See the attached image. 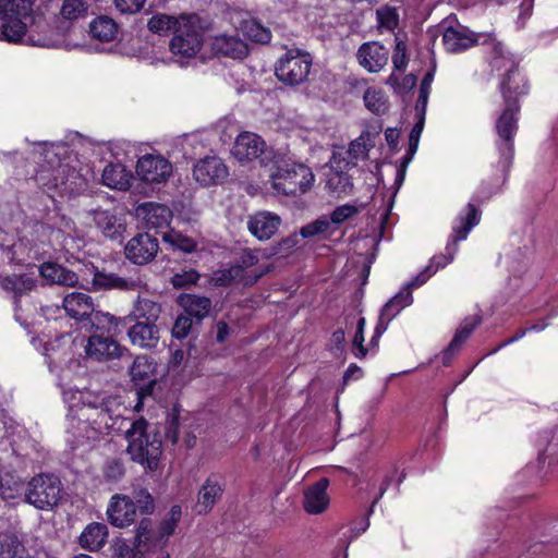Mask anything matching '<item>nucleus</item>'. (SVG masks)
<instances>
[{"instance_id":"nucleus-1","label":"nucleus","mask_w":558,"mask_h":558,"mask_svg":"<svg viewBox=\"0 0 558 558\" xmlns=\"http://www.w3.org/2000/svg\"><path fill=\"white\" fill-rule=\"evenodd\" d=\"M123 401L117 396L86 395L83 398V409L78 424L88 440H98L112 432H125L130 420Z\"/></svg>"},{"instance_id":"nucleus-2","label":"nucleus","mask_w":558,"mask_h":558,"mask_svg":"<svg viewBox=\"0 0 558 558\" xmlns=\"http://www.w3.org/2000/svg\"><path fill=\"white\" fill-rule=\"evenodd\" d=\"M180 518L181 507L173 506L170 509L169 518L160 524L156 532L153 531L151 521L143 519L136 529L133 546L123 539L116 541L112 545V558H145L146 554L162 549L168 537L174 532Z\"/></svg>"},{"instance_id":"nucleus-3","label":"nucleus","mask_w":558,"mask_h":558,"mask_svg":"<svg viewBox=\"0 0 558 558\" xmlns=\"http://www.w3.org/2000/svg\"><path fill=\"white\" fill-rule=\"evenodd\" d=\"M480 219V210L473 204H468L465 213L460 214L453 221L452 233L446 246V254L434 257L432 259V265H429L424 272L413 278L408 284L404 286V288L412 292L413 288L421 287L425 283L429 277V275H426V272L433 268L434 264L436 267L432 272H435L438 268H442L451 263L458 252V243L460 241H464L468 238L470 231L478 225Z\"/></svg>"},{"instance_id":"nucleus-4","label":"nucleus","mask_w":558,"mask_h":558,"mask_svg":"<svg viewBox=\"0 0 558 558\" xmlns=\"http://www.w3.org/2000/svg\"><path fill=\"white\" fill-rule=\"evenodd\" d=\"M124 434L128 439L126 451L131 460L149 471L157 470L162 454V445L156 435L147 434L146 420L141 417L132 421Z\"/></svg>"},{"instance_id":"nucleus-5","label":"nucleus","mask_w":558,"mask_h":558,"mask_svg":"<svg viewBox=\"0 0 558 558\" xmlns=\"http://www.w3.org/2000/svg\"><path fill=\"white\" fill-rule=\"evenodd\" d=\"M276 171L270 173L271 186L277 194L296 196L308 192L315 181L312 170L298 162H289L278 154L272 161Z\"/></svg>"},{"instance_id":"nucleus-6","label":"nucleus","mask_w":558,"mask_h":558,"mask_svg":"<svg viewBox=\"0 0 558 558\" xmlns=\"http://www.w3.org/2000/svg\"><path fill=\"white\" fill-rule=\"evenodd\" d=\"M31 0H0V39L19 43L33 21Z\"/></svg>"},{"instance_id":"nucleus-7","label":"nucleus","mask_w":558,"mask_h":558,"mask_svg":"<svg viewBox=\"0 0 558 558\" xmlns=\"http://www.w3.org/2000/svg\"><path fill=\"white\" fill-rule=\"evenodd\" d=\"M483 43L489 45L492 49V66L497 71H506L500 83V89L502 90V83L507 81L509 86L507 88V96L518 101V96L525 94L527 86L518 71L514 59L506 51L502 43L498 41L492 34L487 35V39Z\"/></svg>"},{"instance_id":"nucleus-8","label":"nucleus","mask_w":558,"mask_h":558,"mask_svg":"<svg viewBox=\"0 0 558 558\" xmlns=\"http://www.w3.org/2000/svg\"><path fill=\"white\" fill-rule=\"evenodd\" d=\"M203 45L201 19L195 13L181 14L180 26L175 28L170 40V51L174 56L192 58L196 56Z\"/></svg>"},{"instance_id":"nucleus-9","label":"nucleus","mask_w":558,"mask_h":558,"mask_svg":"<svg viewBox=\"0 0 558 558\" xmlns=\"http://www.w3.org/2000/svg\"><path fill=\"white\" fill-rule=\"evenodd\" d=\"M62 484L58 476L41 473L31 478L25 489V500L39 510H50L62 496Z\"/></svg>"},{"instance_id":"nucleus-10","label":"nucleus","mask_w":558,"mask_h":558,"mask_svg":"<svg viewBox=\"0 0 558 558\" xmlns=\"http://www.w3.org/2000/svg\"><path fill=\"white\" fill-rule=\"evenodd\" d=\"M508 82L502 83V96L505 99V109L496 121V132L498 140L497 147L506 161L513 156V137L518 130L519 104L515 99L507 96Z\"/></svg>"},{"instance_id":"nucleus-11","label":"nucleus","mask_w":558,"mask_h":558,"mask_svg":"<svg viewBox=\"0 0 558 558\" xmlns=\"http://www.w3.org/2000/svg\"><path fill=\"white\" fill-rule=\"evenodd\" d=\"M313 59L301 49L288 50L276 63L277 78L287 86H299L307 82Z\"/></svg>"},{"instance_id":"nucleus-12","label":"nucleus","mask_w":558,"mask_h":558,"mask_svg":"<svg viewBox=\"0 0 558 558\" xmlns=\"http://www.w3.org/2000/svg\"><path fill=\"white\" fill-rule=\"evenodd\" d=\"M232 155L239 161L258 159L260 165L268 166L277 158V153L266 146L265 141L252 132H242L235 138Z\"/></svg>"},{"instance_id":"nucleus-13","label":"nucleus","mask_w":558,"mask_h":558,"mask_svg":"<svg viewBox=\"0 0 558 558\" xmlns=\"http://www.w3.org/2000/svg\"><path fill=\"white\" fill-rule=\"evenodd\" d=\"M172 173V165L160 155L147 154L136 163V174L142 181L160 184L167 182Z\"/></svg>"},{"instance_id":"nucleus-14","label":"nucleus","mask_w":558,"mask_h":558,"mask_svg":"<svg viewBox=\"0 0 558 558\" xmlns=\"http://www.w3.org/2000/svg\"><path fill=\"white\" fill-rule=\"evenodd\" d=\"M229 174L223 160L217 156H206L193 167V178L202 186L222 183Z\"/></svg>"},{"instance_id":"nucleus-15","label":"nucleus","mask_w":558,"mask_h":558,"mask_svg":"<svg viewBox=\"0 0 558 558\" xmlns=\"http://www.w3.org/2000/svg\"><path fill=\"white\" fill-rule=\"evenodd\" d=\"M116 337L104 333L90 335L85 345L86 355L98 362L121 357L125 349L116 340Z\"/></svg>"},{"instance_id":"nucleus-16","label":"nucleus","mask_w":558,"mask_h":558,"mask_svg":"<svg viewBox=\"0 0 558 558\" xmlns=\"http://www.w3.org/2000/svg\"><path fill=\"white\" fill-rule=\"evenodd\" d=\"M159 250L156 238L148 233H140L133 236L125 245V256L136 265H145L151 262Z\"/></svg>"},{"instance_id":"nucleus-17","label":"nucleus","mask_w":558,"mask_h":558,"mask_svg":"<svg viewBox=\"0 0 558 558\" xmlns=\"http://www.w3.org/2000/svg\"><path fill=\"white\" fill-rule=\"evenodd\" d=\"M154 374L155 364L148 356L138 355L134 359L130 369L132 380L136 385H140L141 383H147V385L141 387L140 391H137L138 402L134 407V410L137 412L141 411L143 407L142 398L145 395H149L151 392V389L156 383Z\"/></svg>"},{"instance_id":"nucleus-18","label":"nucleus","mask_w":558,"mask_h":558,"mask_svg":"<svg viewBox=\"0 0 558 558\" xmlns=\"http://www.w3.org/2000/svg\"><path fill=\"white\" fill-rule=\"evenodd\" d=\"M135 504L126 495L116 494L111 497L107 508L109 522L118 527L130 525L135 520Z\"/></svg>"},{"instance_id":"nucleus-19","label":"nucleus","mask_w":558,"mask_h":558,"mask_svg":"<svg viewBox=\"0 0 558 558\" xmlns=\"http://www.w3.org/2000/svg\"><path fill=\"white\" fill-rule=\"evenodd\" d=\"M143 286L144 282L138 275L123 277L113 272L97 271L93 278L95 290L118 289L122 291H136Z\"/></svg>"},{"instance_id":"nucleus-20","label":"nucleus","mask_w":558,"mask_h":558,"mask_svg":"<svg viewBox=\"0 0 558 558\" xmlns=\"http://www.w3.org/2000/svg\"><path fill=\"white\" fill-rule=\"evenodd\" d=\"M356 57L365 70L376 73L387 64L389 50L377 41H371L359 48Z\"/></svg>"},{"instance_id":"nucleus-21","label":"nucleus","mask_w":558,"mask_h":558,"mask_svg":"<svg viewBox=\"0 0 558 558\" xmlns=\"http://www.w3.org/2000/svg\"><path fill=\"white\" fill-rule=\"evenodd\" d=\"M281 218L270 211H258L248 217L247 229L259 241L269 240L279 229Z\"/></svg>"},{"instance_id":"nucleus-22","label":"nucleus","mask_w":558,"mask_h":558,"mask_svg":"<svg viewBox=\"0 0 558 558\" xmlns=\"http://www.w3.org/2000/svg\"><path fill=\"white\" fill-rule=\"evenodd\" d=\"M328 486L329 480L323 477L304 490L303 507L307 513L318 514L328 508L330 501L327 494Z\"/></svg>"},{"instance_id":"nucleus-23","label":"nucleus","mask_w":558,"mask_h":558,"mask_svg":"<svg viewBox=\"0 0 558 558\" xmlns=\"http://www.w3.org/2000/svg\"><path fill=\"white\" fill-rule=\"evenodd\" d=\"M134 322L135 323L128 330V337L131 343L141 349L156 348L160 338L158 326L142 320Z\"/></svg>"},{"instance_id":"nucleus-24","label":"nucleus","mask_w":558,"mask_h":558,"mask_svg":"<svg viewBox=\"0 0 558 558\" xmlns=\"http://www.w3.org/2000/svg\"><path fill=\"white\" fill-rule=\"evenodd\" d=\"M62 306L71 318L82 322L83 327L94 311L92 298L82 292H72L65 295Z\"/></svg>"},{"instance_id":"nucleus-25","label":"nucleus","mask_w":558,"mask_h":558,"mask_svg":"<svg viewBox=\"0 0 558 558\" xmlns=\"http://www.w3.org/2000/svg\"><path fill=\"white\" fill-rule=\"evenodd\" d=\"M126 317L118 318L109 313L93 311L84 328L94 333H104L106 336H119L121 333L120 325L125 323Z\"/></svg>"},{"instance_id":"nucleus-26","label":"nucleus","mask_w":558,"mask_h":558,"mask_svg":"<svg viewBox=\"0 0 558 558\" xmlns=\"http://www.w3.org/2000/svg\"><path fill=\"white\" fill-rule=\"evenodd\" d=\"M136 214L143 219L146 227L149 229H158L168 226L171 211L170 209L161 204L157 203H145L137 207Z\"/></svg>"},{"instance_id":"nucleus-27","label":"nucleus","mask_w":558,"mask_h":558,"mask_svg":"<svg viewBox=\"0 0 558 558\" xmlns=\"http://www.w3.org/2000/svg\"><path fill=\"white\" fill-rule=\"evenodd\" d=\"M481 36L461 27H448L442 34V44L450 52H461L478 43Z\"/></svg>"},{"instance_id":"nucleus-28","label":"nucleus","mask_w":558,"mask_h":558,"mask_svg":"<svg viewBox=\"0 0 558 558\" xmlns=\"http://www.w3.org/2000/svg\"><path fill=\"white\" fill-rule=\"evenodd\" d=\"M215 54L229 57L232 59L244 58L248 50L246 44L236 36L219 35L216 36L211 44Z\"/></svg>"},{"instance_id":"nucleus-29","label":"nucleus","mask_w":558,"mask_h":558,"mask_svg":"<svg viewBox=\"0 0 558 558\" xmlns=\"http://www.w3.org/2000/svg\"><path fill=\"white\" fill-rule=\"evenodd\" d=\"M222 487L216 476H209L198 490L195 510L198 514L210 511L214 505L220 499Z\"/></svg>"},{"instance_id":"nucleus-30","label":"nucleus","mask_w":558,"mask_h":558,"mask_svg":"<svg viewBox=\"0 0 558 558\" xmlns=\"http://www.w3.org/2000/svg\"><path fill=\"white\" fill-rule=\"evenodd\" d=\"M108 538V527L104 523H89L81 533L78 543L82 548L96 551L102 548Z\"/></svg>"},{"instance_id":"nucleus-31","label":"nucleus","mask_w":558,"mask_h":558,"mask_svg":"<svg viewBox=\"0 0 558 558\" xmlns=\"http://www.w3.org/2000/svg\"><path fill=\"white\" fill-rule=\"evenodd\" d=\"M161 313V305L147 298L138 296L133 311L126 317L129 320H142L156 324Z\"/></svg>"},{"instance_id":"nucleus-32","label":"nucleus","mask_w":558,"mask_h":558,"mask_svg":"<svg viewBox=\"0 0 558 558\" xmlns=\"http://www.w3.org/2000/svg\"><path fill=\"white\" fill-rule=\"evenodd\" d=\"M0 286L3 290L12 292L14 299H19L22 295L34 290L37 286V281L29 275H12L4 277L0 280Z\"/></svg>"},{"instance_id":"nucleus-33","label":"nucleus","mask_w":558,"mask_h":558,"mask_svg":"<svg viewBox=\"0 0 558 558\" xmlns=\"http://www.w3.org/2000/svg\"><path fill=\"white\" fill-rule=\"evenodd\" d=\"M180 305L189 316L202 320L209 314L211 301L206 296L185 294L180 298Z\"/></svg>"},{"instance_id":"nucleus-34","label":"nucleus","mask_w":558,"mask_h":558,"mask_svg":"<svg viewBox=\"0 0 558 558\" xmlns=\"http://www.w3.org/2000/svg\"><path fill=\"white\" fill-rule=\"evenodd\" d=\"M102 183L110 189L128 190L130 187L131 174L122 165H108L102 171Z\"/></svg>"},{"instance_id":"nucleus-35","label":"nucleus","mask_w":558,"mask_h":558,"mask_svg":"<svg viewBox=\"0 0 558 558\" xmlns=\"http://www.w3.org/2000/svg\"><path fill=\"white\" fill-rule=\"evenodd\" d=\"M89 33L93 38L109 43L118 35V24L111 17L101 15L92 21Z\"/></svg>"},{"instance_id":"nucleus-36","label":"nucleus","mask_w":558,"mask_h":558,"mask_svg":"<svg viewBox=\"0 0 558 558\" xmlns=\"http://www.w3.org/2000/svg\"><path fill=\"white\" fill-rule=\"evenodd\" d=\"M480 324H481L480 316L473 315V316L466 317L463 320L461 327L458 329L453 339L449 343V345L445 352V359H447L449 355H452L457 351H459L461 345L466 341V339L470 337V335L472 333L474 328Z\"/></svg>"},{"instance_id":"nucleus-37","label":"nucleus","mask_w":558,"mask_h":558,"mask_svg":"<svg viewBox=\"0 0 558 558\" xmlns=\"http://www.w3.org/2000/svg\"><path fill=\"white\" fill-rule=\"evenodd\" d=\"M94 221L106 236L114 238L122 232V225L110 210L97 209L94 211Z\"/></svg>"},{"instance_id":"nucleus-38","label":"nucleus","mask_w":558,"mask_h":558,"mask_svg":"<svg viewBox=\"0 0 558 558\" xmlns=\"http://www.w3.org/2000/svg\"><path fill=\"white\" fill-rule=\"evenodd\" d=\"M366 108L375 114H384L388 110V100L385 92L378 87H368L364 94Z\"/></svg>"},{"instance_id":"nucleus-39","label":"nucleus","mask_w":558,"mask_h":558,"mask_svg":"<svg viewBox=\"0 0 558 558\" xmlns=\"http://www.w3.org/2000/svg\"><path fill=\"white\" fill-rule=\"evenodd\" d=\"M327 186L338 197L352 194L354 187L352 178L343 171L332 172L328 178Z\"/></svg>"},{"instance_id":"nucleus-40","label":"nucleus","mask_w":558,"mask_h":558,"mask_svg":"<svg viewBox=\"0 0 558 558\" xmlns=\"http://www.w3.org/2000/svg\"><path fill=\"white\" fill-rule=\"evenodd\" d=\"M24 551L23 544L15 535L0 534V558H23Z\"/></svg>"},{"instance_id":"nucleus-41","label":"nucleus","mask_w":558,"mask_h":558,"mask_svg":"<svg viewBox=\"0 0 558 558\" xmlns=\"http://www.w3.org/2000/svg\"><path fill=\"white\" fill-rule=\"evenodd\" d=\"M181 15L175 17L167 14H155L148 21V28L153 33H161L167 31H173L180 26Z\"/></svg>"},{"instance_id":"nucleus-42","label":"nucleus","mask_w":558,"mask_h":558,"mask_svg":"<svg viewBox=\"0 0 558 558\" xmlns=\"http://www.w3.org/2000/svg\"><path fill=\"white\" fill-rule=\"evenodd\" d=\"M367 153L368 147L365 138L363 136L355 138L350 143L349 148L345 150L347 158H343L345 167L355 166L357 160L366 158Z\"/></svg>"},{"instance_id":"nucleus-43","label":"nucleus","mask_w":558,"mask_h":558,"mask_svg":"<svg viewBox=\"0 0 558 558\" xmlns=\"http://www.w3.org/2000/svg\"><path fill=\"white\" fill-rule=\"evenodd\" d=\"M87 9L86 0H64L60 14L66 20H77L86 14Z\"/></svg>"},{"instance_id":"nucleus-44","label":"nucleus","mask_w":558,"mask_h":558,"mask_svg":"<svg viewBox=\"0 0 558 558\" xmlns=\"http://www.w3.org/2000/svg\"><path fill=\"white\" fill-rule=\"evenodd\" d=\"M257 262H258V258L253 252L244 251L241 256L242 264L239 266L231 267L228 270H225L221 274V278H219L218 280L222 281L223 279H226V280L235 279L242 275L243 268H248V267L255 265Z\"/></svg>"},{"instance_id":"nucleus-45","label":"nucleus","mask_w":558,"mask_h":558,"mask_svg":"<svg viewBox=\"0 0 558 558\" xmlns=\"http://www.w3.org/2000/svg\"><path fill=\"white\" fill-rule=\"evenodd\" d=\"M244 32L248 38L256 43L266 44L271 39L270 31L256 21L247 22Z\"/></svg>"},{"instance_id":"nucleus-46","label":"nucleus","mask_w":558,"mask_h":558,"mask_svg":"<svg viewBox=\"0 0 558 558\" xmlns=\"http://www.w3.org/2000/svg\"><path fill=\"white\" fill-rule=\"evenodd\" d=\"M365 326L366 320L364 317H361L357 320L355 336L352 341L353 348L356 349V351L354 352L356 359H364L367 355V349L363 344Z\"/></svg>"},{"instance_id":"nucleus-47","label":"nucleus","mask_w":558,"mask_h":558,"mask_svg":"<svg viewBox=\"0 0 558 558\" xmlns=\"http://www.w3.org/2000/svg\"><path fill=\"white\" fill-rule=\"evenodd\" d=\"M360 213L359 207L344 204L335 208L330 215V222L340 225Z\"/></svg>"},{"instance_id":"nucleus-48","label":"nucleus","mask_w":558,"mask_h":558,"mask_svg":"<svg viewBox=\"0 0 558 558\" xmlns=\"http://www.w3.org/2000/svg\"><path fill=\"white\" fill-rule=\"evenodd\" d=\"M134 504L143 513L149 514L154 511L155 505L151 495L145 488H140L134 492Z\"/></svg>"},{"instance_id":"nucleus-49","label":"nucleus","mask_w":558,"mask_h":558,"mask_svg":"<svg viewBox=\"0 0 558 558\" xmlns=\"http://www.w3.org/2000/svg\"><path fill=\"white\" fill-rule=\"evenodd\" d=\"M432 81H433V74L427 73L421 83L418 99H417V102L415 106L416 111L418 113L425 114L428 96H429V92H430Z\"/></svg>"},{"instance_id":"nucleus-50","label":"nucleus","mask_w":558,"mask_h":558,"mask_svg":"<svg viewBox=\"0 0 558 558\" xmlns=\"http://www.w3.org/2000/svg\"><path fill=\"white\" fill-rule=\"evenodd\" d=\"M330 227V221L326 218L317 219L301 228L300 234L303 238H313L315 235L325 233Z\"/></svg>"},{"instance_id":"nucleus-51","label":"nucleus","mask_w":558,"mask_h":558,"mask_svg":"<svg viewBox=\"0 0 558 558\" xmlns=\"http://www.w3.org/2000/svg\"><path fill=\"white\" fill-rule=\"evenodd\" d=\"M125 473L124 464L119 459H112L107 462L104 474L108 481L118 482Z\"/></svg>"},{"instance_id":"nucleus-52","label":"nucleus","mask_w":558,"mask_h":558,"mask_svg":"<svg viewBox=\"0 0 558 558\" xmlns=\"http://www.w3.org/2000/svg\"><path fill=\"white\" fill-rule=\"evenodd\" d=\"M413 302L412 292L404 287L385 304V311L389 312L393 306L400 305L401 308L409 306Z\"/></svg>"},{"instance_id":"nucleus-53","label":"nucleus","mask_w":558,"mask_h":558,"mask_svg":"<svg viewBox=\"0 0 558 558\" xmlns=\"http://www.w3.org/2000/svg\"><path fill=\"white\" fill-rule=\"evenodd\" d=\"M192 328L191 316L180 315L177 317L172 327V336L177 339L185 338Z\"/></svg>"},{"instance_id":"nucleus-54","label":"nucleus","mask_w":558,"mask_h":558,"mask_svg":"<svg viewBox=\"0 0 558 558\" xmlns=\"http://www.w3.org/2000/svg\"><path fill=\"white\" fill-rule=\"evenodd\" d=\"M116 8L123 14H134L141 11L145 0H114Z\"/></svg>"},{"instance_id":"nucleus-55","label":"nucleus","mask_w":558,"mask_h":558,"mask_svg":"<svg viewBox=\"0 0 558 558\" xmlns=\"http://www.w3.org/2000/svg\"><path fill=\"white\" fill-rule=\"evenodd\" d=\"M393 68L398 71H403L408 64L407 46L403 41H398L395 52L392 54Z\"/></svg>"},{"instance_id":"nucleus-56","label":"nucleus","mask_w":558,"mask_h":558,"mask_svg":"<svg viewBox=\"0 0 558 558\" xmlns=\"http://www.w3.org/2000/svg\"><path fill=\"white\" fill-rule=\"evenodd\" d=\"M58 272L63 274V267L56 263H44L39 268L40 276L50 283H57Z\"/></svg>"},{"instance_id":"nucleus-57","label":"nucleus","mask_w":558,"mask_h":558,"mask_svg":"<svg viewBox=\"0 0 558 558\" xmlns=\"http://www.w3.org/2000/svg\"><path fill=\"white\" fill-rule=\"evenodd\" d=\"M199 276L194 270L178 272L172 277V284L175 288H184L190 284L196 283Z\"/></svg>"},{"instance_id":"nucleus-58","label":"nucleus","mask_w":558,"mask_h":558,"mask_svg":"<svg viewBox=\"0 0 558 558\" xmlns=\"http://www.w3.org/2000/svg\"><path fill=\"white\" fill-rule=\"evenodd\" d=\"M170 242L182 252L191 253L195 250L196 243L193 239L175 233L169 236Z\"/></svg>"},{"instance_id":"nucleus-59","label":"nucleus","mask_w":558,"mask_h":558,"mask_svg":"<svg viewBox=\"0 0 558 558\" xmlns=\"http://www.w3.org/2000/svg\"><path fill=\"white\" fill-rule=\"evenodd\" d=\"M380 24L385 25L388 28H393L398 24V14L395 9H384L377 11Z\"/></svg>"},{"instance_id":"nucleus-60","label":"nucleus","mask_w":558,"mask_h":558,"mask_svg":"<svg viewBox=\"0 0 558 558\" xmlns=\"http://www.w3.org/2000/svg\"><path fill=\"white\" fill-rule=\"evenodd\" d=\"M299 244V235L293 233L282 239L277 245V253L286 254Z\"/></svg>"},{"instance_id":"nucleus-61","label":"nucleus","mask_w":558,"mask_h":558,"mask_svg":"<svg viewBox=\"0 0 558 558\" xmlns=\"http://www.w3.org/2000/svg\"><path fill=\"white\" fill-rule=\"evenodd\" d=\"M78 281L77 275L63 267V274L58 272L57 283L66 287H74Z\"/></svg>"},{"instance_id":"nucleus-62","label":"nucleus","mask_w":558,"mask_h":558,"mask_svg":"<svg viewBox=\"0 0 558 558\" xmlns=\"http://www.w3.org/2000/svg\"><path fill=\"white\" fill-rule=\"evenodd\" d=\"M418 121L415 123L409 135V142H412L413 146L415 145V143L420 142V137L424 126L425 114L418 113Z\"/></svg>"},{"instance_id":"nucleus-63","label":"nucleus","mask_w":558,"mask_h":558,"mask_svg":"<svg viewBox=\"0 0 558 558\" xmlns=\"http://www.w3.org/2000/svg\"><path fill=\"white\" fill-rule=\"evenodd\" d=\"M400 305L393 306L389 312L385 311V305L380 311V315L378 322L384 323L386 327H388L389 323L401 312Z\"/></svg>"},{"instance_id":"nucleus-64","label":"nucleus","mask_w":558,"mask_h":558,"mask_svg":"<svg viewBox=\"0 0 558 558\" xmlns=\"http://www.w3.org/2000/svg\"><path fill=\"white\" fill-rule=\"evenodd\" d=\"M230 335V328L225 322H218L216 324V340L219 343H223Z\"/></svg>"}]
</instances>
